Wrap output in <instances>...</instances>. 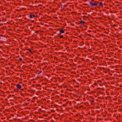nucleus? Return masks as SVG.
I'll return each instance as SVG.
<instances>
[{
    "label": "nucleus",
    "mask_w": 122,
    "mask_h": 122,
    "mask_svg": "<svg viewBox=\"0 0 122 122\" xmlns=\"http://www.w3.org/2000/svg\"><path fill=\"white\" fill-rule=\"evenodd\" d=\"M120 107H120L118 106L115 107V108L116 109H118V111H118L119 112H121L122 110V109L120 108Z\"/></svg>",
    "instance_id": "nucleus-3"
},
{
    "label": "nucleus",
    "mask_w": 122,
    "mask_h": 122,
    "mask_svg": "<svg viewBox=\"0 0 122 122\" xmlns=\"http://www.w3.org/2000/svg\"><path fill=\"white\" fill-rule=\"evenodd\" d=\"M116 103V102H115V105Z\"/></svg>",
    "instance_id": "nucleus-37"
},
{
    "label": "nucleus",
    "mask_w": 122,
    "mask_h": 122,
    "mask_svg": "<svg viewBox=\"0 0 122 122\" xmlns=\"http://www.w3.org/2000/svg\"><path fill=\"white\" fill-rule=\"evenodd\" d=\"M59 37L60 38H64V37L63 36V35H60V36H59Z\"/></svg>",
    "instance_id": "nucleus-12"
},
{
    "label": "nucleus",
    "mask_w": 122,
    "mask_h": 122,
    "mask_svg": "<svg viewBox=\"0 0 122 122\" xmlns=\"http://www.w3.org/2000/svg\"><path fill=\"white\" fill-rule=\"evenodd\" d=\"M85 22L84 21L82 20L80 21V23L82 24H84L85 23Z\"/></svg>",
    "instance_id": "nucleus-10"
},
{
    "label": "nucleus",
    "mask_w": 122,
    "mask_h": 122,
    "mask_svg": "<svg viewBox=\"0 0 122 122\" xmlns=\"http://www.w3.org/2000/svg\"><path fill=\"white\" fill-rule=\"evenodd\" d=\"M115 101L117 99V98H115Z\"/></svg>",
    "instance_id": "nucleus-35"
},
{
    "label": "nucleus",
    "mask_w": 122,
    "mask_h": 122,
    "mask_svg": "<svg viewBox=\"0 0 122 122\" xmlns=\"http://www.w3.org/2000/svg\"><path fill=\"white\" fill-rule=\"evenodd\" d=\"M113 116H114V114L113 115Z\"/></svg>",
    "instance_id": "nucleus-39"
},
{
    "label": "nucleus",
    "mask_w": 122,
    "mask_h": 122,
    "mask_svg": "<svg viewBox=\"0 0 122 122\" xmlns=\"http://www.w3.org/2000/svg\"><path fill=\"white\" fill-rule=\"evenodd\" d=\"M120 62V61H119L118 60H115V63H118Z\"/></svg>",
    "instance_id": "nucleus-9"
},
{
    "label": "nucleus",
    "mask_w": 122,
    "mask_h": 122,
    "mask_svg": "<svg viewBox=\"0 0 122 122\" xmlns=\"http://www.w3.org/2000/svg\"><path fill=\"white\" fill-rule=\"evenodd\" d=\"M94 102V100H92L91 101H90V102L91 103H92Z\"/></svg>",
    "instance_id": "nucleus-17"
},
{
    "label": "nucleus",
    "mask_w": 122,
    "mask_h": 122,
    "mask_svg": "<svg viewBox=\"0 0 122 122\" xmlns=\"http://www.w3.org/2000/svg\"><path fill=\"white\" fill-rule=\"evenodd\" d=\"M90 5L92 6H96L98 4V2L97 1H95L94 2H92L91 1H89Z\"/></svg>",
    "instance_id": "nucleus-1"
},
{
    "label": "nucleus",
    "mask_w": 122,
    "mask_h": 122,
    "mask_svg": "<svg viewBox=\"0 0 122 122\" xmlns=\"http://www.w3.org/2000/svg\"><path fill=\"white\" fill-rule=\"evenodd\" d=\"M118 2L117 1H115V3H116L117 2Z\"/></svg>",
    "instance_id": "nucleus-31"
},
{
    "label": "nucleus",
    "mask_w": 122,
    "mask_h": 122,
    "mask_svg": "<svg viewBox=\"0 0 122 122\" xmlns=\"http://www.w3.org/2000/svg\"><path fill=\"white\" fill-rule=\"evenodd\" d=\"M65 105V104H63L62 105V106H64Z\"/></svg>",
    "instance_id": "nucleus-29"
},
{
    "label": "nucleus",
    "mask_w": 122,
    "mask_h": 122,
    "mask_svg": "<svg viewBox=\"0 0 122 122\" xmlns=\"http://www.w3.org/2000/svg\"><path fill=\"white\" fill-rule=\"evenodd\" d=\"M35 17V15L33 14H30V15L29 16V17L31 18H34Z\"/></svg>",
    "instance_id": "nucleus-4"
},
{
    "label": "nucleus",
    "mask_w": 122,
    "mask_h": 122,
    "mask_svg": "<svg viewBox=\"0 0 122 122\" xmlns=\"http://www.w3.org/2000/svg\"><path fill=\"white\" fill-rule=\"evenodd\" d=\"M115 122H116L115 121Z\"/></svg>",
    "instance_id": "nucleus-48"
},
{
    "label": "nucleus",
    "mask_w": 122,
    "mask_h": 122,
    "mask_svg": "<svg viewBox=\"0 0 122 122\" xmlns=\"http://www.w3.org/2000/svg\"><path fill=\"white\" fill-rule=\"evenodd\" d=\"M118 36V35H116L115 34V37H116L117 38Z\"/></svg>",
    "instance_id": "nucleus-15"
},
{
    "label": "nucleus",
    "mask_w": 122,
    "mask_h": 122,
    "mask_svg": "<svg viewBox=\"0 0 122 122\" xmlns=\"http://www.w3.org/2000/svg\"><path fill=\"white\" fill-rule=\"evenodd\" d=\"M115 49L116 50H117V48H115Z\"/></svg>",
    "instance_id": "nucleus-30"
},
{
    "label": "nucleus",
    "mask_w": 122,
    "mask_h": 122,
    "mask_svg": "<svg viewBox=\"0 0 122 122\" xmlns=\"http://www.w3.org/2000/svg\"><path fill=\"white\" fill-rule=\"evenodd\" d=\"M117 103H116V104H117Z\"/></svg>",
    "instance_id": "nucleus-43"
},
{
    "label": "nucleus",
    "mask_w": 122,
    "mask_h": 122,
    "mask_svg": "<svg viewBox=\"0 0 122 122\" xmlns=\"http://www.w3.org/2000/svg\"><path fill=\"white\" fill-rule=\"evenodd\" d=\"M118 111V109H115V112H117Z\"/></svg>",
    "instance_id": "nucleus-23"
},
{
    "label": "nucleus",
    "mask_w": 122,
    "mask_h": 122,
    "mask_svg": "<svg viewBox=\"0 0 122 122\" xmlns=\"http://www.w3.org/2000/svg\"><path fill=\"white\" fill-rule=\"evenodd\" d=\"M115 5V6H116L117 7L119 6L118 5Z\"/></svg>",
    "instance_id": "nucleus-24"
},
{
    "label": "nucleus",
    "mask_w": 122,
    "mask_h": 122,
    "mask_svg": "<svg viewBox=\"0 0 122 122\" xmlns=\"http://www.w3.org/2000/svg\"><path fill=\"white\" fill-rule=\"evenodd\" d=\"M110 12H111V11H110Z\"/></svg>",
    "instance_id": "nucleus-44"
},
{
    "label": "nucleus",
    "mask_w": 122,
    "mask_h": 122,
    "mask_svg": "<svg viewBox=\"0 0 122 122\" xmlns=\"http://www.w3.org/2000/svg\"><path fill=\"white\" fill-rule=\"evenodd\" d=\"M115 8H116V7L115 6Z\"/></svg>",
    "instance_id": "nucleus-36"
},
{
    "label": "nucleus",
    "mask_w": 122,
    "mask_h": 122,
    "mask_svg": "<svg viewBox=\"0 0 122 122\" xmlns=\"http://www.w3.org/2000/svg\"><path fill=\"white\" fill-rule=\"evenodd\" d=\"M116 94H117V95H118V94H119L118 92Z\"/></svg>",
    "instance_id": "nucleus-32"
},
{
    "label": "nucleus",
    "mask_w": 122,
    "mask_h": 122,
    "mask_svg": "<svg viewBox=\"0 0 122 122\" xmlns=\"http://www.w3.org/2000/svg\"><path fill=\"white\" fill-rule=\"evenodd\" d=\"M115 76H120L119 72H117V73H115Z\"/></svg>",
    "instance_id": "nucleus-7"
},
{
    "label": "nucleus",
    "mask_w": 122,
    "mask_h": 122,
    "mask_svg": "<svg viewBox=\"0 0 122 122\" xmlns=\"http://www.w3.org/2000/svg\"><path fill=\"white\" fill-rule=\"evenodd\" d=\"M39 32V31H35V32L36 33H38Z\"/></svg>",
    "instance_id": "nucleus-20"
},
{
    "label": "nucleus",
    "mask_w": 122,
    "mask_h": 122,
    "mask_svg": "<svg viewBox=\"0 0 122 122\" xmlns=\"http://www.w3.org/2000/svg\"><path fill=\"white\" fill-rule=\"evenodd\" d=\"M14 95H12V97H14Z\"/></svg>",
    "instance_id": "nucleus-33"
},
{
    "label": "nucleus",
    "mask_w": 122,
    "mask_h": 122,
    "mask_svg": "<svg viewBox=\"0 0 122 122\" xmlns=\"http://www.w3.org/2000/svg\"><path fill=\"white\" fill-rule=\"evenodd\" d=\"M92 2H94V0H91V1Z\"/></svg>",
    "instance_id": "nucleus-26"
},
{
    "label": "nucleus",
    "mask_w": 122,
    "mask_h": 122,
    "mask_svg": "<svg viewBox=\"0 0 122 122\" xmlns=\"http://www.w3.org/2000/svg\"><path fill=\"white\" fill-rule=\"evenodd\" d=\"M118 116H117V117L116 118H118Z\"/></svg>",
    "instance_id": "nucleus-28"
},
{
    "label": "nucleus",
    "mask_w": 122,
    "mask_h": 122,
    "mask_svg": "<svg viewBox=\"0 0 122 122\" xmlns=\"http://www.w3.org/2000/svg\"><path fill=\"white\" fill-rule=\"evenodd\" d=\"M110 12H111V11H110Z\"/></svg>",
    "instance_id": "nucleus-45"
},
{
    "label": "nucleus",
    "mask_w": 122,
    "mask_h": 122,
    "mask_svg": "<svg viewBox=\"0 0 122 122\" xmlns=\"http://www.w3.org/2000/svg\"><path fill=\"white\" fill-rule=\"evenodd\" d=\"M102 4H103V3L102 2H100V3L99 4V5L100 6L101 5H102Z\"/></svg>",
    "instance_id": "nucleus-14"
},
{
    "label": "nucleus",
    "mask_w": 122,
    "mask_h": 122,
    "mask_svg": "<svg viewBox=\"0 0 122 122\" xmlns=\"http://www.w3.org/2000/svg\"><path fill=\"white\" fill-rule=\"evenodd\" d=\"M41 109L40 108H39L38 109V110L40 111H41Z\"/></svg>",
    "instance_id": "nucleus-27"
},
{
    "label": "nucleus",
    "mask_w": 122,
    "mask_h": 122,
    "mask_svg": "<svg viewBox=\"0 0 122 122\" xmlns=\"http://www.w3.org/2000/svg\"><path fill=\"white\" fill-rule=\"evenodd\" d=\"M117 44H119V42H117Z\"/></svg>",
    "instance_id": "nucleus-34"
},
{
    "label": "nucleus",
    "mask_w": 122,
    "mask_h": 122,
    "mask_svg": "<svg viewBox=\"0 0 122 122\" xmlns=\"http://www.w3.org/2000/svg\"><path fill=\"white\" fill-rule=\"evenodd\" d=\"M116 80L115 81V82L116 83H117L118 82V83H120L121 82V81L120 80H119L118 78H116Z\"/></svg>",
    "instance_id": "nucleus-6"
},
{
    "label": "nucleus",
    "mask_w": 122,
    "mask_h": 122,
    "mask_svg": "<svg viewBox=\"0 0 122 122\" xmlns=\"http://www.w3.org/2000/svg\"><path fill=\"white\" fill-rule=\"evenodd\" d=\"M83 17H85V16H84Z\"/></svg>",
    "instance_id": "nucleus-38"
},
{
    "label": "nucleus",
    "mask_w": 122,
    "mask_h": 122,
    "mask_svg": "<svg viewBox=\"0 0 122 122\" xmlns=\"http://www.w3.org/2000/svg\"><path fill=\"white\" fill-rule=\"evenodd\" d=\"M115 73H117V72H119V71L118 69H115Z\"/></svg>",
    "instance_id": "nucleus-8"
},
{
    "label": "nucleus",
    "mask_w": 122,
    "mask_h": 122,
    "mask_svg": "<svg viewBox=\"0 0 122 122\" xmlns=\"http://www.w3.org/2000/svg\"><path fill=\"white\" fill-rule=\"evenodd\" d=\"M116 97V96H115V97Z\"/></svg>",
    "instance_id": "nucleus-47"
},
{
    "label": "nucleus",
    "mask_w": 122,
    "mask_h": 122,
    "mask_svg": "<svg viewBox=\"0 0 122 122\" xmlns=\"http://www.w3.org/2000/svg\"><path fill=\"white\" fill-rule=\"evenodd\" d=\"M16 88L18 90H20L22 88V86L21 85L18 84H17L16 85Z\"/></svg>",
    "instance_id": "nucleus-2"
},
{
    "label": "nucleus",
    "mask_w": 122,
    "mask_h": 122,
    "mask_svg": "<svg viewBox=\"0 0 122 122\" xmlns=\"http://www.w3.org/2000/svg\"><path fill=\"white\" fill-rule=\"evenodd\" d=\"M119 59L118 58H117L116 56H115V60H118Z\"/></svg>",
    "instance_id": "nucleus-18"
},
{
    "label": "nucleus",
    "mask_w": 122,
    "mask_h": 122,
    "mask_svg": "<svg viewBox=\"0 0 122 122\" xmlns=\"http://www.w3.org/2000/svg\"><path fill=\"white\" fill-rule=\"evenodd\" d=\"M27 50L29 51L31 53H32V52L31 50L29 49H28Z\"/></svg>",
    "instance_id": "nucleus-11"
},
{
    "label": "nucleus",
    "mask_w": 122,
    "mask_h": 122,
    "mask_svg": "<svg viewBox=\"0 0 122 122\" xmlns=\"http://www.w3.org/2000/svg\"><path fill=\"white\" fill-rule=\"evenodd\" d=\"M61 33H60V32H59L58 34V36H60V35H61Z\"/></svg>",
    "instance_id": "nucleus-22"
},
{
    "label": "nucleus",
    "mask_w": 122,
    "mask_h": 122,
    "mask_svg": "<svg viewBox=\"0 0 122 122\" xmlns=\"http://www.w3.org/2000/svg\"><path fill=\"white\" fill-rule=\"evenodd\" d=\"M58 106V105L56 104H54V106L55 107H57V106Z\"/></svg>",
    "instance_id": "nucleus-21"
},
{
    "label": "nucleus",
    "mask_w": 122,
    "mask_h": 122,
    "mask_svg": "<svg viewBox=\"0 0 122 122\" xmlns=\"http://www.w3.org/2000/svg\"><path fill=\"white\" fill-rule=\"evenodd\" d=\"M88 32H91V31L90 30H88Z\"/></svg>",
    "instance_id": "nucleus-25"
},
{
    "label": "nucleus",
    "mask_w": 122,
    "mask_h": 122,
    "mask_svg": "<svg viewBox=\"0 0 122 122\" xmlns=\"http://www.w3.org/2000/svg\"><path fill=\"white\" fill-rule=\"evenodd\" d=\"M118 8H120V7H119Z\"/></svg>",
    "instance_id": "nucleus-46"
},
{
    "label": "nucleus",
    "mask_w": 122,
    "mask_h": 122,
    "mask_svg": "<svg viewBox=\"0 0 122 122\" xmlns=\"http://www.w3.org/2000/svg\"><path fill=\"white\" fill-rule=\"evenodd\" d=\"M115 30H117L115 28Z\"/></svg>",
    "instance_id": "nucleus-40"
},
{
    "label": "nucleus",
    "mask_w": 122,
    "mask_h": 122,
    "mask_svg": "<svg viewBox=\"0 0 122 122\" xmlns=\"http://www.w3.org/2000/svg\"><path fill=\"white\" fill-rule=\"evenodd\" d=\"M115 26H116V25L115 24Z\"/></svg>",
    "instance_id": "nucleus-41"
},
{
    "label": "nucleus",
    "mask_w": 122,
    "mask_h": 122,
    "mask_svg": "<svg viewBox=\"0 0 122 122\" xmlns=\"http://www.w3.org/2000/svg\"><path fill=\"white\" fill-rule=\"evenodd\" d=\"M118 89H119L118 88H117V90Z\"/></svg>",
    "instance_id": "nucleus-42"
},
{
    "label": "nucleus",
    "mask_w": 122,
    "mask_h": 122,
    "mask_svg": "<svg viewBox=\"0 0 122 122\" xmlns=\"http://www.w3.org/2000/svg\"><path fill=\"white\" fill-rule=\"evenodd\" d=\"M65 31V30H63L62 29H61L59 31L60 32V33L61 34L64 33Z\"/></svg>",
    "instance_id": "nucleus-5"
},
{
    "label": "nucleus",
    "mask_w": 122,
    "mask_h": 122,
    "mask_svg": "<svg viewBox=\"0 0 122 122\" xmlns=\"http://www.w3.org/2000/svg\"><path fill=\"white\" fill-rule=\"evenodd\" d=\"M19 61H21L22 60V59L21 58H19Z\"/></svg>",
    "instance_id": "nucleus-19"
},
{
    "label": "nucleus",
    "mask_w": 122,
    "mask_h": 122,
    "mask_svg": "<svg viewBox=\"0 0 122 122\" xmlns=\"http://www.w3.org/2000/svg\"><path fill=\"white\" fill-rule=\"evenodd\" d=\"M120 66L119 65H115L116 67V68L117 67H120Z\"/></svg>",
    "instance_id": "nucleus-16"
},
{
    "label": "nucleus",
    "mask_w": 122,
    "mask_h": 122,
    "mask_svg": "<svg viewBox=\"0 0 122 122\" xmlns=\"http://www.w3.org/2000/svg\"><path fill=\"white\" fill-rule=\"evenodd\" d=\"M114 15H111V18L112 19V20H113V19H114V18H113V17H114Z\"/></svg>",
    "instance_id": "nucleus-13"
}]
</instances>
